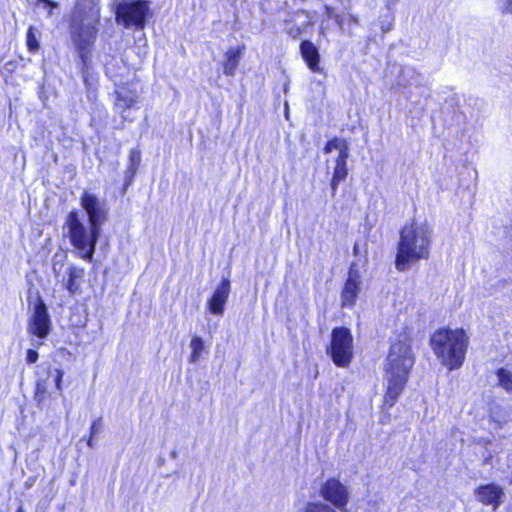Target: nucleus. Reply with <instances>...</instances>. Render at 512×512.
<instances>
[{
  "instance_id": "f257e3e1",
  "label": "nucleus",
  "mask_w": 512,
  "mask_h": 512,
  "mask_svg": "<svg viewBox=\"0 0 512 512\" xmlns=\"http://www.w3.org/2000/svg\"><path fill=\"white\" fill-rule=\"evenodd\" d=\"M101 23L98 0H76L70 15V37L79 58V70L83 82L90 90L96 85L97 76L90 73L91 55Z\"/></svg>"
},
{
  "instance_id": "f03ea898",
  "label": "nucleus",
  "mask_w": 512,
  "mask_h": 512,
  "mask_svg": "<svg viewBox=\"0 0 512 512\" xmlns=\"http://www.w3.org/2000/svg\"><path fill=\"white\" fill-rule=\"evenodd\" d=\"M416 362L413 351V336L408 327H404L389 342V348L383 363L386 386L382 407H393L404 392Z\"/></svg>"
},
{
  "instance_id": "7ed1b4c3",
  "label": "nucleus",
  "mask_w": 512,
  "mask_h": 512,
  "mask_svg": "<svg viewBox=\"0 0 512 512\" xmlns=\"http://www.w3.org/2000/svg\"><path fill=\"white\" fill-rule=\"evenodd\" d=\"M80 204L88 215L89 228L84 226L76 209L68 212L65 226L68 228L70 244L77 250L78 257L92 262L101 225L106 220L107 212L101 206L98 198L87 191L82 193Z\"/></svg>"
},
{
  "instance_id": "20e7f679",
  "label": "nucleus",
  "mask_w": 512,
  "mask_h": 512,
  "mask_svg": "<svg viewBox=\"0 0 512 512\" xmlns=\"http://www.w3.org/2000/svg\"><path fill=\"white\" fill-rule=\"evenodd\" d=\"M433 230L426 222L411 220L399 230V240L394 264L399 272L407 270L412 264L431 257Z\"/></svg>"
},
{
  "instance_id": "39448f33",
  "label": "nucleus",
  "mask_w": 512,
  "mask_h": 512,
  "mask_svg": "<svg viewBox=\"0 0 512 512\" xmlns=\"http://www.w3.org/2000/svg\"><path fill=\"white\" fill-rule=\"evenodd\" d=\"M429 345L443 367L449 371L458 370L466 361L470 336L463 327L445 325L432 332Z\"/></svg>"
},
{
  "instance_id": "423d86ee",
  "label": "nucleus",
  "mask_w": 512,
  "mask_h": 512,
  "mask_svg": "<svg viewBox=\"0 0 512 512\" xmlns=\"http://www.w3.org/2000/svg\"><path fill=\"white\" fill-rule=\"evenodd\" d=\"M326 354L338 368H348L354 358V337L346 326L334 327L325 348Z\"/></svg>"
},
{
  "instance_id": "0eeeda50",
  "label": "nucleus",
  "mask_w": 512,
  "mask_h": 512,
  "mask_svg": "<svg viewBox=\"0 0 512 512\" xmlns=\"http://www.w3.org/2000/svg\"><path fill=\"white\" fill-rule=\"evenodd\" d=\"M150 15V2L148 0L120 2L115 10L117 23L125 28H134L137 31L145 28Z\"/></svg>"
},
{
  "instance_id": "6e6552de",
  "label": "nucleus",
  "mask_w": 512,
  "mask_h": 512,
  "mask_svg": "<svg viewBox=\"0 0 512 512\" xmlns=\"http://www.w3.org/2000/svg\"><path fill=\"white\" fill-rule=\"evenodd\" d=\"M52 330V321L48 308L40 295L37 296L33 311L27 322V331L31 336L45 339Z\"/></svg>"
},
{
  "instance_id": "1a4fd4ad",
  "label": "nucleus",
  "mask_w": 512,
  "mask_h": 512,
  "mask_svg": "<svg viewBox=\"0 0 512 512\" xmlns=\"http://www.w3.org/2000/svg\"><path fill=\"white\" fill-rule=\"evenodd\" d=\"M320 495L322 498L339 509L341 512H348L347 505L349 502V491L338 478L329 477L321 485Z\"/></svg>"
},
{
  "instance_id": "9d476101",
  "label": "nucleus",
  "mask_w": 512,
  "mask_h": 512,
  "mask_svg": "<svg viewBox=\"0 0 512 512\" xmlns=\"http://www.w3.org/2000/svg\"><path fill=\"white\" fill-rule=\"evenodd\" d=\"M361 292V274L357 269V264L352 262L349 266L347 278L341 289V307L353 308L356 305L358 296Z\"/></svg>"
},
{
  "instance_id": "9b49d317",
  "label": "nucleus",
  "mask_w": 512,
  "mask_h": 512,
  "mask_svg": "<svg viewBox=\"0 0 512 512\" xmlns=\"http://www.w3.org/2000/svg\"><path fill=\"white\" fill-rule=\"evenodd\" d=\"M230 292L231 282L227 277H223L207 300V308L211 314L218 316L224 314Z\"/></svg>"
},
{
  "instance_id": "f8f14e48",
  "label": "nucleus",
  "mask_w": 512,
  "mask_h": 512,
  "mask_svg": "<svg viewBox=\"0 0 512 512\" xmlns=\"http://www.w3.org/2000/svg\"><path fill=\"white\" fill-rule=\"evenodd\" d=\"M476 500L496 510L503 502L504 490L496 483L481 484L474 489Z\"/></svg>"
},
{
  "instance_id": "ddd939ff",
  "label": "nucleus",
  "mask_w": 512,
  "mask_h": 512,
  "mask_svg": "<svg viewBox=\"0 0 512 512\" xmlns=\"http://www.w3.org/2000/svg\"><path fill=\"white\" fill-rule=\"evenodd\" d=\"M115 103L114 107L120 114L133 108L138 102V94L128 84H117L114 90Z\"/></svg>"
},
{
  "instance_id": "4468645a",
  "label": "nucleus",
  "mask_w": 512,
  "mask_h": 512,
  "mask_svg": "<svg viewBox=\"0 0 512 512\" xmlns=\"http://www.w3.org/2000/svg\"><path fill=\"white\" fill-rule=\"evenodd\" d=\"M245 44L231 46L223 54L221 62L222 73L227 77H233L240 65V62L245 54Z\"/></svg>"
},
{
  "instance_id": "2eb2a0df",
  "label": "nucleus",
  "mask_w": 512,
  "mask_h": 512,
  "mask_svg": "<svg viewBox=\"0 0 512 512\" xmlns=\"http://www.w3.org/2000/svg\"><path fill=\"white\" fill-rule=\"evenodd\" d=\"M300 55L308 69L313 73H321V56L318 47L310 40H302L299 45Z\"/></svg>"
},
{
  "instance_id": "dca6fc26",
  "label": "nucleus",
  "mask_w": 512,
  "mask_h": 512,
  "mask_svg": "<svg viewBox=\"0 0 512 512\" xmlns=\"http://www.w3.org/2000/svg\"><path fill=\"white\" fill-rule=\"evenodd\" d=\"M67 279L64 284L65 289L70 295H75L80 291L81 283L85 277V269L76 265H70L67 268Z\"/></svg>"
},
{
  "instance_id": "f3484780",
  "label": "nucleus",
  "mask_w": 512,
  "mask_h": 512,
  "mask_svg": "<svg viewBox=\"0 0 512 512\" xmlns=\"http://www.w3.org/2000/svg\"><path fill=\"white\" fill-rule=\"evenodd\" d=\"M33 399L39 408L51 399V393L48 390L47 379H37L34 385Z\"/></svg>"
},
{
  "instance_id": "a211bd4d",
  "label": "nucleus",
  "mask_w": 512,
  "mask_h": 512,
  "mask_svg": "<svg viewBox=\"0 0 512 512\" xmlns=\"http://www.w3.org/2000/svg\"><path fill=\"white\" fill-rule=\"evenodd\" d=\"M348 157L349 152L343 151L342 153H338V156L335 159V166L333 169L332 178H335L342 182L348 177Z\"/></svg>"
},
{
  "instance_id": "6ab92c4d",
  "label": "nucleus",
  "mask_w": 512,
  "mask_h": 512,
  "mask_svg": "<svg viewBox=\"0 0 512 512\" xmlns=\"http://www.w3.org/2000/svg\"><path fill=\"white\" fill-rule=\"evenodd\" d=\"M40 33L34 26H29L26 31V47L28 52L36 54L40 49Z\"/></svg>"
},
{
  "instance_id": "aec40b11",
  "label": "nucleus",
  "mask_w": 512,
  "mask_h": 512,
  "mask_svg": "<svg viewBox=\"0 0 512 512\" xmlns=\"http://www.w3.org/2000/svg\"><path fill=\"white\" fill-rule=\"evenodd\" d=\"M190 347H191L192 351H191V354L189 356V362L190 363H194V362H196L200 358L201 353L205 349L203 339L200 336L194 335L191 338Z\"/></svg>"
},
{
  "instance_id": "412c9836",
  "label": "nucleus",
  "mask_w": 512,
  "mask_h": 512,
  "mask_svg": "<svg viewBox=\"0 0 512 512\" xmlns=\"http://www.w3.org/2000/svg\"><path fill=\"white\" fill-rule=\"evenodd\" d=\"M495 373L498 378V385L506 392L512 393V372L501 367L498 368Z\"/></svg>"
},
{
  "instance_id": "4be33fe9",
  "label": "nucleus",
  "mask_w": 512,
  "mask_h": 512,
  "mask_svg": "<svg viewBox=\"0 0 512 512\" xmlns=\"http://www.w3.org/2000/svg\"><path fill=\"white\" fill-rule=\"evenodd\" d=\"M334 149H338L339 153H342L343 151L349 152L347 141L338 137L328 140L323 147V152L325 154H330Z\"/></svg>"
},
{
  "instance_id": "5701e85b",
  "label": "nucleus",
  "mask_w": 512,
  "mask_h": 512,
  "mask_svg": "<svg viewBox=\"0 0 512 512\" xmlns=\"http://www.w3.org/2000/svg\"><path fill=\"white\" fill-rule=\"evenodd\" d=\"M141 165V151L139 148H132L128 154L127 169L139 171Z\"/></svg>"
},
{
  "instance_id": "b1692460",
  "label": "nucleus",
  "mask_w": 512,
  "mask_h": 512,
  "mask_svg": "<svg viewBox=\"0 0 512 512\" xmlns=\"http://www.w3.org/2000/svg\"><path fill=\"white\" fill-rule=\"evenodd\" d=\"M137 173H138V171H136V170H131V169H127V168L125 169L124 182L120 188V194L122 196H124L127 193L129 187L133 184Z\"/></svg>"
},
{
  "instance_id": "393cba45",
  "label": "nucleus",
  "mask_w": 512,
  "mask_h": 512,
  "mask_svg": "<svg viewBox=\"0 0 512 512\" xmlns=\"http://www.w3.org/2000/svg\"><path fill=\"white\" fill-rule=\"evenodd\" d=\"M304 512H336L328 504L321 502H308Z\"/></svg>"
},
{
  "instance_id": "a878e982",
  "label": "nucleus",
  "mask_w": 512,
  "mask_h": 512,
  "mask_svg": "<svg viewBox=\"0 0 512 512\" xmlns=\"http://www.w3.org/2000/svg\"><path fill=\"white\" fill-rule=\"evenodd\" d=\"M324 12L328 18L334 20L338 27L342 28L344 26V16L341 14H336L333 7L325 5Z\"/></svg>"
},
{
  "instance_id": "bb28decb",
  "label": "nucleus",
  "mask_w": 512,
  "mask_h": 512,
  "mask_svg": "<svg viewBox=\"0 0 512 512\" xmlns=\"http://www.w3.org/2000/svg\"><path fill=\"white\" fill-rule=\"evenodd\" d=\"M101 424H102V417H98L92 421L91 426H90V431H89V437L87 440L88 447H90V448L93 447V438L99 432Z\"/></svg>"
},
{
  "instance_id": "cd10ccee",
  "label": "nucleus",
  "mask_w": 512,
  "mask_h": 512,
  "mask_svg": "<svg viewBox=\"0 0 512 512\" xmlns=\"http://www.w3.org/2000/svg\"><path fill=\"white\" fill-rule=\"evenodd\" d=\"M304 32V29L296 24H292L288 29H286V34L292 39H298Z\"/></svg>"
},
{
  "instance_id": "c85d7f7f",
  "label": "nucleus",
  "mask_w": 512,
  "mask_h": 512,
  "mask_svg": "<svg viewBox=\"0 0 512 512\" xmlns=\"http://www.w3.org/2000/svg\"><path fill=\"white\" fill-rule=\"evenodd\" d=\"M64 377V371L60 368L55 369L54 384L58 391L62 390V382Z\"/></svg>"
},
{
  "instance_id": "c756f323",
  "label": "nucleus",
  "mask_w": 512,
  "mask_h": 512,
  "mask_svg": "<svg viewBox=\"0 0 512 512\" xmlns=\"http://www.w3.org/2000/svg\"><path fill=\"white\" fill-rule=\"evenodd\" d=\"M39 353L35 349H28L26 351V363L28 365L34 364L38 361Z\"/></svg>"
},
{
  "instance_id": "7c9ffc66",
  "label": "nucleus",
  "mask_w": 512,
  "mask_h": 512,
  "mask_svg": "<svg viewBox=\"0 0 512 512\" xmlns=\"http://www.w3.org/2000/svg\"><path fill=\"white\" fill-rule=\"evenodd\" d=\"M357 25L359 23V16L353 13H348L344 16V24Z\"/></svg>"
},
{
  "instance_id": "2f4dec72",
  "label": "nucleus",
  "mask_w": 512,
  "mask_h": 512,
  "mask_svg": "<svg viewBox=\"0 0 512 512\" xmlns=\"http://www.w3.org/2000/svg\"><path fill=\"white\" fill-rule=\"evenodd\" d=\"M38 2H41L45 5L46 8H48V14L51 15L54 8L58 6L57 2H54L52 0H38Z\"/></svg>"
},
{
  "instance_id": "473e14b6",
  "label": "nucleus",
  "mask_w": 512,
  "mask_h": 512,
  "mask_svg": "<svg viewBox=\"0 0 512 512\" xmlns=\"http://www.w3.org/2000/svg\"><path fill=\"white\" fill-rule=\"evenodd\" d=\"M341 183V181L335 179V178H331L330 180V187H331V194L332 196H335L336 192H337V189H338V186L339 184Z\"/></svg>"
},
{
  "instance_id": "72a5a7b5",
  "label": "nucleus",
  "mask_w": 512,
  "mask_h": 512,
  "mask_svg": "<svg viewBox=\"0 0 512 512\" xmlns=\"http://www.w3.org/2000/svg\"><path fill=\"white\" fill-rule=\"evenodd\" d=\"M504 13L505 12H509L512 14V0H506V4H505V8H504Z\"/></svg>"
},
{
  "instance_id": "f704fd0d",
  "label": "nucleus",
  "mask_w": 512,
  "mask_h": 512,
  "mask_svg": "<svg viewBox=\"0 0 512 512\" xmlns=\"http://www.w3.org/2000/svg\"><path fill=\"white\" fill-rule=\"evenodd\" d=\"M16 512H25L22 507H19Z\"/></svg>"
},
{
  "instance_id": "c9c22d12",
  "label": "nucleus",
  "mask_w": 512,
  "mask_h": 512,
  "mask_svg": "<svg viewBox=\"0 0 512 512\" xmlns=\"http://www.w3.org/2000/svg\"><path fill=\"white\" fill-rule=\"evenodd\" d=\"M302 14L308 15V12L306 10H301Z\"/></svg>"
},
{
  "instance_id": "e433bc0d",
  "label": "nucleus",
  "mask_w": 512,
  "mask_h": 512,
  "mask_svg": "<svg viewBox=\"0 0 512 512\" xmlns=\"http://www.w3.org/2000/svg\"><path fill=\"white\" fill-rule=\"evenodd\" d=\"M51 373L50 368L47 369V374L49 375Z\"/></svg>"
}]
</instances>
